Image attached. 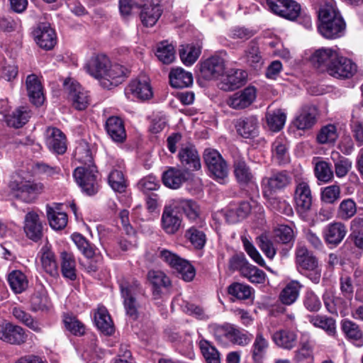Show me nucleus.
<instances>
[{
  "label": "nucleus",
  "instance_id": "393cba45",
  "mask_svg": "<svg viewBox=\"0 0 363 363\" xmlns=\"http://www.w3.org/2000/svg\"><path fill=\"white\" fill-rule=\"evenodd\" d=\"M105 130L108 136L116 143H122L126 139L124 121L119 116H109L106 121Z\"/></svg>",
  "mask_w": 363,
  "mask_h": 363
},
{
  "label": "nucleus",
  "instance_id": "4468645a",
  "mask_svg": "<svg viewBox=\"0 0 363 363\" xmlns=\"http://www.w3.org/2000/svg\"><path fill=\"white\" fill-rule=\"evenodd\" d=\"M329 67L328 74L338 79H347L353 77L357 72V65L352 60L338 54L337 59Z\"/></svg>",
  "mask_w": 363,
  "mask_h": 363
},
{
  "label": "nucleus",
  "instance_id": "58836bf2",
  "mask_svg": "<svg viewBox=\"0 0 363 363\" xmlns=\"http://www.w3.org/2000/svg\"><path fill=\"white\" fill-rule=\"evenodd\" d=\"M308 320L314 327L323 330L329 336H336V321L334 318L327 315H310Z\"/></svg>",
  "mask_w": 363,
  "mask_h": 363
},
{
  "label": "nucleus",
  "instance_id": "5fc2aeb1",
  "mask_svg": "<svg viewBox=\"0 0 363 363\" xmlns=\"http://www.w3.org/2000/svg\"><path fill=\"white\" fill-rule=\"evenodd\" d=\"M155 54L160 62L169 65L175 59L174 46L167 41L160 42L157 45Z\"/></svg>",
  "mask_w": 363,
  "mask_h": 363
},
{
  "label": "nucleus",
  "instance_id": "79ce46f5",
  "mask_svg": "<svg viewBox=\"0 0 363 363\" xmlns=\"http://www.w3.org/2000/svg\"><path fill=\"white\" fill-rule=\"evenodd\" d=\"M40 262L42 268L48 274L53 277L58 275V267L55 255L47 247H43L41 250Z\"/></svg>",
  "mask_w": 363,
  "mask_h": 363
},
{
  "label": "nucleus",
  "instance_id": "f8f14e48",
  "mask_svg": "<svg viewBox=\"0 0 363 363\" xmlns=\"http://www.w3.org/2000/svg\"><path fill=\"white\" fill-rule=\"evenodd\" d=\"M289 182L290 178L285 172H277L264 177L261 182L264 197H272L276 192L284 189Z\"/></svg>",
  "mask_w": 363,
  "mask_h": 363
},
{
  "label": "nucleus",
  "instance_id": "69168bd1",
  "mask_svg": "<svg viewBox=\"0 0 363 363\" xmlns=\"http://www.w3.org/2000/svg\"><path fill=\"white\" fill-rule=\"evenodd\" d=\"M229 295L240 300H245L250 297L252 288L246 284L233 282L228 287Z\"/></svg>",
  "mask_w": 363,
  "mask_h": 363
},
{
  "label": "nucleus",
  "instance_id": "1a4fd4ad",
  "mask_svg": "<svg viewBox=\"0 0 363 363\" xmlns=\"http://www.w3.org/2000/svg\"><path fill=\"white\" fill-rule=\"evenodd\" d=\"M267 4L274 13L291 21L301 15V5L295 0H267Z\"/></svg>",
  "mask_w": 363,
  "mask_h": 363
},
{
  "label": "nucleus",
  "instance_id": "ddd939ff",
  "mask_svg": "<svg viewBox=\"0 0 363 363\" xmlns=\"http://www.w3.org/2000/svg\"><path fill=\"white\" fill-rule=\"evenodd\" d=\"M28 339L26 330L19 325L10 322H0V340L6 343L21 345Z\"/></svg>",
  "mask_w": 363,
  "mask_h": 363
},
{
  "label": "nucleus",
  "instance_id": "de8ad7c7",
  "mask_svg": "<svg viewBox=\"0 0 363 363\" xmlns=\"http://www.w3.org/2000/svg\"><path fill=\"white\" fill-rule=\"evenodd\" d=\"M269 347V342L262 333H257L252 346V358L255 363H262Z\"/></svg>",
  "mask_w": 363,
  "mask_h": 363
},
{
  "label": "nucleus",
  "instance_id": "13d9d810",
  "mask_svg": "<svg viewBox=\"0 0 363 363\" xmlns=\"http://www.w3.org/2000/svg\"><path fill=\"white\" fill-rule=\"evenodd\" d=\"M201 54V48L192 45H182L179 49V56L182 62L189 66L193 65Z\"/></svg>",
  "mask_w": 363,
  "mask_h": 363
},
{
  "label": "nucleus",
  "instance_id": "774afa93",
  "mask_svg": "<svg viewBox=\"0 0 363 363\" xmlns=\"http://www.w3.org/2000/svg\"><path fill=\"white\" fill-rule=\"evenodd\" d=\"M293 360L296 363L313 360V347L308 341L301 343V347L294 352Z\"/></svg>",
  "mask_w": 363,
  "mask_h": 363
},
{
  "label": "nucleus",
  "instance_id": "e433bc0d",
  "mask_svg": "<svg viewBox=\"0 0 363 363\" xmlns=\"http://www.w3.org/2000/svg\"><path fill=\"white\" fill-rule=\"evenodd\" d=\"M94 322L98 329L103 333L111 335L114 333L113 323L104 306L99 307L94 314Z\"/></svg>",
  "mask_w": 363,
  "mask_h": 363
},
{
  "label": "nucleus",
  "instance_id": "c9c22d12",
  "mask_svg": "<svg viewBox=\"0 0 363 363\" xmlns=\"http://www.w3.org/2000/svg\"><path fill=\"white\" fill-rule=\"evenodd\" d=\"M234 174L240 185L247 186L253 182L254 175L250 167L242 158H238L233 164Z\"/></svg>",
  "mask_w": 363,
  "mask_h": 363
},
{
  "label": "nucleus",
  "instance_id": "7ed1b4c3",
  "mask_svg": "<svg viewBox=\"0 0 363 363\" xmlns=\"http://www.w3.org/2000/svg\"><path fill=\"white\" fill-rule=\"evenodd\" d=\"M295 263L298 271L308 272L307 277L315 284L319 283L321 269L318 258L303 245H298L295 252Z\"/></svg>",
  "mask_w": 363,
  "mask_h": 363
},
{
  "label": "nucleus",
  "instance_id": "b1692460",
  "mask_svg": "<svg viewBox=\"0 0 363 363\" xmlns=\"http://www.w3.org/2000/svg\"><path fill=\"white\" fill-rule=\"evenodd\" d=\"M256 98V89L248 86L230 96L227 104L233 109H243L249 106Z\"/></svg>",
  "mask_w": 363,
  "mask_h": 363
},
{
  "label": "nucleus",
  "instance_id": "c756f323",
  "mask_svg": "<svg viewBox=\"0 0 363 363\" xmlns=\"http://www.w3.org/2000/svg\"><path fill=\"white\" fill-rule=\"evenodd\" d=\"M351 301L341 296H333L325 298L324 304L328 313L345 317L350 313Z\"/></svg>",
  "mask_w": 363,
  "mask_h": 363
},
{
  "label": "nucleus",
  "instance_id": "2eb2a0df",
  "mask_svg": "<svg viewBox=\"0 0 363 363\" xmlns=\"http://www.w3.org/2000/svg\"><path fill=\"white\" fill-rule=\"evenodd\" d=\"M34 40L37 45L45 50H52L57 43V35L50 24L43 22L38 24L33 31Z\"/></svg>",
  "mask_w": 363,
  "mask_h": 363
},
{
  "label": "nucleus",
  "instance_id": "a211bd4d",
  "mask_svg": "<svg viewBox=\"0 0 363 363\" xmlns=\"http://www.w3.org/2000/svg\"><path fill=\"white\" fill-rule=\"evenodd\" d=\"M339 52L331 48H321L313 52L310 57L311 64L321 72L329 70Z\"/></svg>",
  "mask_w": 363,
  "mask_h": 363
},
{
  "label": "nucleus",
  "instance_id": "bf43d9fd",
  "mask_svg": "<svg viewBox=\"0 0 363 363\" xmlns=\"http://www.w3.org/2000/svg\"><path fill=\"white\" fill-rule=\"evenodd\" d=\"M357 203L352 199H343L337 208V217L342 220H348L357 213Z\"/></svg>",
  "mask_w": 363,
  "mask_h": 363
},
{
  "label": "nucleus",
  "instance_id": "2f4dec72",
  "mask_svg": "<svg viewBox=\"0 0 363 363\" xmlns=\"http://www.w3.org/2000/svg\"><path fill=\"white\" fill-rule=\"evenodd\" d=\"M273 342L279 347L291 350L297 343L296 333L289 329H280L272 335Z\"/></svg>",
  "mask_w": 363,
  "mask_h": 363
},
{
  "label": "nucleus",
  "instance_id": "37998d69",
  "mask_svg": "<svg viewBox=\"0 0 363 363\" xmlns=\"http://www.w3.org/2000/svg\"><path fill=\"white\" fill-rule=\"evenodd\" d=\"M251 211V206L249 202L242 201L238 206L230 207L226 212V220L234 224L240 220L245 219Z\"/></svg>",
  "mask_w": 363,
  "mask_h": 363
},
{
  "label": "nucleus",
  "instance_id": "a18cd8bd",
  "mask_svg": "<svg viewBox=\"0 0 363 363\" xmlns=\"http://www.w3.org/2000/svg\"><path fill=\"white\" fill-rule=\"evenodd\" d=\"M30 116L31 112L29 108L21 106L7 116L6 122L8 125L19 128L28 121Z\"/></svg>",
  "mask_w": 363,
  "mask_h": 363
},
{
  "label": "nucleus",
  "instance_id": "f3484780",
  "mask_svg": "<svg viewBox=\"0 0 363 363\" xmlns=\"http://www.w3.org/2000/svg\"><path fill=\"white\" fill-rule=\"evenodd\" d=\"M347 233V228L345 223L341 221H333L325 226L322 235L328 245L335 247L342 242Z\"/></svg>",
  "mask_w": 363,
  "mask_h": 363
},
{
  "label": "nucleus",
  "instance_id": "f704fd0d",
  "mask_svg": "<svg viewBox=\"0 0 363 363\" xmlns=\"http://www.w3.org/2000/svg\"><path fill=\"white\" fill-rule=\"evenodd\" d=\"M162 13V6L158 3L145 4L140 11L143 24L147 27L153 26Z\"/></svg>",
  "mask_w": 363,
  "mask_h": 363
},
{
  "label": "nucleus",
  "instance_id": "cd10ccee",
  "mask_svg": "<svg viewBox=\"0 0 363 363\" xmlns=\"http://www.w3.org/2000/svg\"><path fill=\"white\" fill-rule=\"evenodd\" d=\"M318 108L315 106H304L294 121L299 130L311 129L317 122Z\"/></svg>",
  "mask_w": 363,
  "mask_h": 363
},
{
  "label": "nucleus",
  "instance_id": "49530a36",
  "mask_svg": "<svg viewBox=\"0 0 363 363\" xmlns=\"http://www.w3.org/2000/svg\"><path fill=\"white\" fill-rule=\"evenodd\" d=\"M7 280L11 290L15 294L23 292L28 286V280L26 276L20 270L11 272L8 275Z\"/></svg>",
  "mask_w": 363,
  "mask_h": 363
},
{
  "label": "nucleus",
  "instance_id": "20e7f679",
  "mask_svg": "<svg viewBox=\"0 0 363 363\" xmlns=\"http://www.w3.org/2000/svg\"><path fill=\"white\" fill-rule=\"evenodd\" d=\"M9 188L13 197L26 203H32L43 191L45 186L41 182L16 178L9 182Z\"/></svg>",
  "mask_w": 363,
  "mask_h": 363
},
{
  "label": "nucleus",
  "instance_id": "6e6d98bb",
  "mask_svg": "<svg viewBox=\"0 0 363 363\" xmlns=\"http://www.w3.org/2000/svg\"><path fill=\"white\" fill-rule=\"evenodd\" d=\"M46 212L50 225L55 230L63 229L67 223V216L64 212L56 211L53 208L47 206Z\"/></svg>",
  "mask_w": 363,
  "mask_h": 363
},
{
  "label": "nucleus",
  "instance_id": "4c0bfd02",
  "mask_svg": "<svg viewBox=\"0 0 363 363\" xmlns=\"http://www.w3.org/2000/svg\"><path fill=\"white\" fill-rule=\"evenodd\" d=\"M247 74L242 69H232L224 77L222 89L233 90L244 85L247 81Z\"/></svg>",
  "mask_w": 363,
  "mask_h": 363
},
{
  "label": "nucleus",
  "instance_id": "bb28decb",
  "mask_svg": "<svg viewBox=\"0 0 363 363\" xmlns=\"http://www.w3.org/2000/svg\"><path fill=\"white\" fill-rule=\"evenodd\" d=\"M171 203L178 211H182L186 216V217L191 222H195L199 220V222L202 221L200 218V208L197 203L192 199H185L182 198L173 199Z\"/></svg>",
  "mask_w": 363,
  "mask_h": 363
},
{
  "label": "nucleus",
  "instance_id": "3c124183",
  "mask_svg": "<svg viewBox=\"0 0 363 363\" xmlns=\"http://www.w3.org/2000/svg\"><path fill=\"white\" fill-rule=\"evenodd\" d=\"M12 314L16 319L28 327L30 329L33 330L34 332L40 333L42 331L40 323L22 308L19 307H14L12 310Z\"/></svg>",
  "mask_w": 363,
  "mask_h": 363
},
{
  "label": "nucleus",
  "instance_id": "a19ab883",
  "mask_svg": "<svg viewBox=\"0 0 363 363\" xmlns=\"http://www.w3.org/2000/svg\"><path fill=\"white\" fill-rule=\"evenodd\" d=\"M200 225L191 226L185 232V238L191 242V244L197 250L203 249L206 243V235L202 230L204 224L203 221H201Z\"/></svg>",
  "mask_w": 363,
  "mask_h": 363
},
{
  "label": "nucleus",
  "instance_id": "c03bdc74",
  "mask_svg": "<svg viewBox=\"0 0 363 363\" xmlns=\"http://www.w3.org/2000/svg\"><path fill=\"white\" fill-rule=\"evenodd\" d=\"M61 272L62 276L74 281L77 278L76 262L74 255L66 251L61 252Z\"/></svg>",
  "mask_w": 363,
  "mask_h": 363
},
{
  "label": "nucleus",
  "instance_id": "09e8293b",
  "mask_svg": "<svg viewBox=\"0 0 363 363\" xmlns=\"http://www.w3.org/2000/svg\"><path fill=\"white\" fill-rule=\"evenodd\" d=\"M314 174L317 179L323 183H329L334 178L331 164L323 160L315 163Z\"/></svg>",
  "mask_w": 363,
  "mask_h": 363
},
{
  "label": "nucleus",
  "instance_id": "5701e85b",
  "mask_svg": "<svg viewBox=\"0 0 363 363\" xmlns=\"http://www.w3.org/2000/svg\"><path fill=\"white\" fill-rule=\"evenodd\" d=\"M110 65L109 58L104 54L92 56L85 66L86 72L101 83L104 74Z\"/></svg>",
  "mask_w": 363,
  "mask_h": 363
},
{
  "label": "nucleus",
  "instance_id": "4d7b16f0",
  "mask_svg": "<svg viewBox=\"0 0 363 363\" xmlns=\"http://www.w3.org/2000/svg\"><path fill=\"white\" fill-rule=\"evenodd\" d=\"M199 348L207 363H220V356L212 343L205 339L199 341Z\"/></svg>",
  "mask_w": 363,
  "mask_h": 363
},
{
  "label": "nucleus",
  "instance_id": "f257e3e1",
  "mask_svg": "<svg viewBox=\"0 0 363 363\" xmlns=\"http://www.w3.org/2000/svg\"><path fill=\"white\" fill-rule=\"evenodd\" d=\"M318 30L327 39H335L344 35L346 23L335 6L325 4L318 11Z\"/></svg>",
  "mask_w": 363,
  "mask_h": 363
},
{
  "label": "nucleus",
  "instance_id": "a878e982",
  "mask_svg": "<svg viewBox=\"0 0 363 363\" xmlns=\"http://www.w3.org/2000/svg\"><path fill=\"white\" fill-rule=\"evenodd\" d=\"M175 209L170 202L168 206H164L162 214V228L169 235L175 234L179 230L182 224V219L174 213Z\"/></svg>",
  "mask_w": 363,
  "mask_h": 363
},
{
  "label": "nucleus",
  "instance_id": "4be33fe9",
  "mask_svg": "<svg viewBox=\"0 0 363 363\" xmlns=\"http://www.w3.org/2000/svg\"><path fill=\"white\" fill-rule=\"evenodd\" d=\"M235 128L239 135L252 139L259 135V121L256 116H242L237 120Z\"/></svg>",
  "mask_w": 363,
  "mask_h": 363
},
{
  "label": "nucleus",
  "instance_id": "72a5a7b5",
  "mask_svg": "<svg viewBox=\"0 0 363 363\" xmlns=\"http://www.w3.org/2000/svg\"><path fill=\"white\" fill-rule=\"evenodd\" d=\"M170 85L177 89L189 87L193 83V76L181 67L172 68L169 74Z\"/></svg>",
  "mask_w": 363,
  "mask_h": 363
},
{
  "label": "nucleus",
  "instance_id": "0e129e2a",
  "mask_svg": "<svg viewBox=\"0 0 363 363\" xmlns=\"http://www.w3.org/2000/svg\"><path fill=\"white\" fill-rule=\"evenodd\" d=\"M273 157L279 164L289 161L288 149L286 141L283 138H277L272 145Z\"/></svg>",
  "mask_w": 363,
  "mask_h": 363
},
{
  "label": "nucleus",
  "instance_id": "680f3d73",
  "mask_svg": "<svg viewBox=\"0 0 363 363\" xmlns=\"http://www.w3.org/2000/svg\"><path fill=\"white\" fill-rule=\"evenodd\" d=\"M341 189L337 184L323 187L320 190V201L326 204H335L340 199Z\"/></svg>",
  "mask_w": 363,
  "mask_h": 363
},
{
  "label": "nucleus",
  "instance_id": "ea45409f",
  "mask_svg": "<svg viewBox=\"0 0 363 363\" xmlns=\"http://www.w3.org/2000/svg\"><path fill=\"white\" fill-rule=\"evenodd\" d=\"M162 179L166 186L173 189H179L186 180L184 172L176 167H169L163 172Z\"/></svg>",
  "mask_w": 363,
  "mask_h": 363
},
{
  "label": "nucleus",
  "instance_id": "864d4df0",
  "mask_svg": "<svg viewBox=\"0 0 363 363\" xmlns=\"http://www.w3.org/2000/svg\"><path fill=\"white\" fill-rule=\"evenodd\" d=\"M286 118V114L281 109L269 111L266 113L267 125L274 132L279 131L284 127Z\"/></svg>",
  "mask_w": 363,
  "mask_h": 363
},
{
  "label": "nucleus",
  "instance_id": "7c9ffc66",
  "mask_svg": "<svg viewBox=\"0 0 363 363\" xmlns=\"http://www.w3.org/2000/svg\"><path fill=\"white\" fill-rule=\"evenodd\" d=\"M179 159L186 169L196 171L201 168V160L198 151L193 146H186L180 149Z\"/></svg>",
  "mask_w": 363,
  "mask_h": 363
},
{
  "label": "nucleus",
  "instance_id": "6ab92c4d",
  "mask_svg": "<svg viewBox=\"0 0 363 363\" xmlns=\"http://www.w3.org/2000/svg\"><path fill=\"white\" fill-rule=\"evenodd\" d=\"M23 230L26 237L33 242H38L42 239L43 225L36 212L32 211L26 214Z\"/></svg>",
  "mask_w": 363,
  "mask_h": 363
},
{
  "label": "nucleus",
  "instance_id": "9d476101",
  "mask_svg": "<svg viewBox=\"0 0 363 363\" xmlns=\"http://www.w3.org/2000/svg\"><path fill=\"white\" fill-rule=\"evenodd\" d=\"M294 199L296 212L303 217L307 216L313 202L311 189L307 182H300L296 184Z\"/></svg>",
  "mask_w": 363,
  "mask_h": 363
},
{
  "label": "nucleus",
  "instance_id": "9b49d317",
  "mask_svg": "<svg viewBox=\"0 0 363 363\" xmlns=\"http://www.w3.org/2000/svg\"><path fill=\"white\" fill-rule=\"evenodd\" d=\"M64 86L67 92L68 99L72 101V106L79 111L84 110L89 104V96L78 82L66 80Z\"/></svg>",
  "mask_w": 363,
  "mask_h": 363
},
{
  "label": "nucleus",
  "instance_id": "6e6552de",
  "mask_svg": "<svg viewBox=\"0 0 363 363\" xmlns=\"http://www.w3.org/2000/svg\"><path fill=\"white\" fill-rule=\"evenodd\" d=\"M160 257L171 267L177 270L181 278L185 281H190L194 278L195 269L188 261L167 250H161Z\"/></svg>",
  "mask_w": 363,
  "mask_h": 363
},
{
  "label": "nucleus",
  "instance_id": "c85d7f7f",
  "mask_svg": "<svg viewBox=\"0 0 363 363\" xmlns=\"http://www.w3.org/2000/svg\"><path fill=\"white\" fill-rule=\"evenodd\" d=\"M128 90L135 97L143 101L150 99L153 96L150 79L145 75H140L133 80L128 86Z\"/></svg>",
  "mask_w": 363,
  "mask_h": 363
},
{
  "label": "nucleus",
  "instance_id": "aec40b11",
  "mask_svg": "<svg viewBox=\"0 0 363 363\" xmlns=\"http://www.w3.org/2000/svg\"><path fill=\"white\" fill-rule=\"evenodd\" d=\"M130 74V69L118 63L111 64L107 69L104 74V77L101 82V85L105 87L110 89L112 86H117L122 83L124 79L128 77Z\"/></svg>",
  "mask_w": 363,
  "mask_h": 363
},
{
  "label": "nucleus",
  "instance_id": "412c9836",
  "mask_svg": "<svg viewBox=\"0 0 363 363\" xmlns=\"http://www.w3.org/2000/svg\"><path fill=\"white\" fill-rule=\"evenodd\" d=\"M225 69V59L216 55L206 59L201 64L200 71L205 79H211L222 75Z\"/></svg>",
  "mask_w": 363,
  "mask_h": 363
},
{
  "label": "nucleus",
  "instance_id": "39448f33",
  "mask_svg": "<svg viewBox=\"0 0 363 363\" xmlns=\"http://www.w3.org/2000/svg\"><path fill=\"white\" fill-rule=\"evenodd\" d=\"M73 177L87 195L91 196L98 191L97 170L95 165L77 167L73 172Z\"/></svg>",
  "mask_w": 363,
  "mask_h": 363
},
{
  "label": "nucleus",
  "instance_id": "603ef678",
  "mask_svg": "<svg viewBox=\"0 0 363 363\" xmlns=\"http://www.w3.org/2000/svg\"><path fill=\"white\" fill-rule=\"evenodd\" d=\"M301 284L298 281H290L280 294V300L285 305H291L296 301Z\"/></svg>",
  "mask_w": 363,
  "mask_h": 363
},
{
  "label": "nucleus",
  "instance_id": "f03ea898",
  "mask_svg": "<svg viewBox=\"0 0 363 363\" xmlns=\"http://www.w3.org/2000/svg\"><path fill=\"white\" fill-rule=\"evenodd\" d=\"M119 287L126 315L133 320L138 319L140 305L136 296L141 293L140 283L134 278L124 277L119 281Z\"/></svg>",
  "mask_w": 363,
  "mask_h": 363
},
{
  "label": "nucleus",
  "instance_id": "473e14b6",
  "mask_svg": "<svg viewBox=\"0 0 363 363\" xmlns=\"http://www.w3.org/2000/svg\"><path fill=\"white\" fill-rule=\"evenodd\" d=\"M26 84L30 102L37 106L42 105L44 101L43 87L37 76L28 75Z\"/></svg>",
  "mask_w": 363,
  "mask_h": 363
},
{
  "label": "nucleus",
  "instance_id": "052dcab7",
  "mask_svg": "<svg viewBox=\"0 0 363 363\" xmlns=\"http://www.w3.org/2000/svg\"><path fill=\"white\" fill-rule=\"evenodd\" d=\"M243 57L246 62L253 67L256 68L262 65V56L258 44L255 41L250 42Z\"/></svg>",
  "mask_w": 363,
  "mask_h": 363
},
{
  "label": "nucleus",
  "instance_id": "338daca9",
  "mask_svg": "<svg viewBox=\"0 0 363 363\" xmlns=\"http://www.w3.org/2000/svg\"><path fill=\"white\" fill-rule=\"evenodd\" d=\"M108 184L115 191L122 193L125 191L126 180L121 169H113L111 172Z\"/></svg>",
  "mask_w": 363,
  "mask_h": 363
},
{
  "label": "nucleus",
  "instance_id": "8fccbe9b",
  "mask_svg": "<svg viewBox=\"0 0 363 363\" xmlns=\"http://www.w3.org/2000/svg\"><path fill=\"white\" fill-rule=\"evenodd\" d=\"M331 158L334 162L336 176L338 178L345 177L352 168V162L335 151L332 152Z\"/></svg>",
  "mask_w": 363,
  "mask_h": 363
},
{
  "label": "nucleus",
  "instance_id": "dca6fc26",
  "mask_svg": "<svg viewBox=\"0 0 363 363\" xmlns=\"http://www.w3.org/2000/svg\"><path fill=\"white\" fill-rule=\"evenodd\" d=\"M45 145L52 152L63 155L67 149L66 135L57 128L48 127L45 130Z\"/></svg>",
  "mask_w": 363,
  "mask_h": 363
},
{
  "label": "nucleus",
  "instance_id": "e2e57ef3",
  "mask_svg": "<svg viewBox=\"0 0 363 363\" xmlns=\"http://www.w3.org/2000/svg\"><path fill=\"white\" fill-rule=\"evenodd\" d=\"M338 138L337 128L333 124L323 126L317 135V141L320 144L334 143Z\"/></svg>",
  "mask_w": 363,
  "mask_h": 363
},
{
  "label": "nucleus",
  "instance_id": "0eeeda50",
  "mask_svg": "<svg viewBox=\"0 0 363 363\" xmlns=\"http://www.w3.org/2000/svg\"><path fill=\"white\" fill-rule=\"evenodd\" d=\"M203 157L208 171L216 179L223 180L228 177V166L218 151L207 148L203 152Z\"/></svg>",
  "mask_w": 363,
  "mask_h": 363
},
{
  "label": "nucleus",
  "instance_id": "423d86ee",
  "mask_svg": "<svg viewBox=\"0 0 363 363\" xmlns=\"http://www.w3.org/2000/svg\"><path fill=\"white\" fill-rule=\"evenodd\" d=\"M72 239L79 250L88 259L86 265L87 272H96L102 260L101 256L96 252V247L79 233H74Z\"/></svg>",
  "mask_w": 363,
  "mask_h": 363
}]
</instances>
